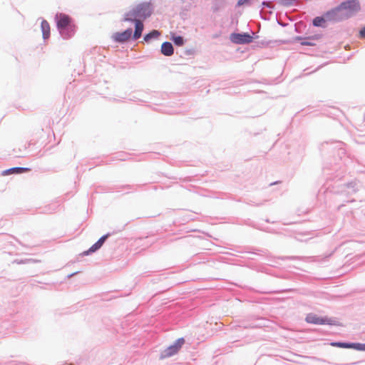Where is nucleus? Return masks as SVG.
Returning a JSON list of instances; mask_svg holds the SVG:
<instances>
[{
  "label": "nucleus",
  "instance_id": "nucleus-2",
  "mask_svg": "<svg viewBox=\"0 0 365 365\" xmlns=\"http://www.w3.org/2000/svg\"><path fill=\"white\" fill-rule=\"evenodd\" d=\"M56 20L57 27L64 38H69L74 34L76 26L72 24L69 16L62 13L57 14Z\"/></svg>",
  "mask_w": 365,
  "mask_h": 365
},
{
  "label": "nucleus",
  "instance_id": "nucleus-24",
  "mask_svg": "<svg viewBox=\"0 0 365 365\" xmlns=\"http://www.w3.org/2000/svg\"><path fill=\"white\" fill-rule=\"evenodd\" d=\"M302 38L299 36H297L295 38V40H297V41H301Z\"/></svg>",
  "mask_w": 365,
  "mask_h": 365
},
{
  "label": "nucleus",
  "instance_id": "nucleus-6",
  "mask_svg": "<svg viewBox=\"0 0 365 365\" xmlns=\"http://www.w3.org/2000/svg\"><path fill=\"white\" fill-rule=\"evenodd\" d=\"M230 40L237 44L249 43L252 41V36L248 34H235L230 35Z\"/></svg>",
  "mask_w": 365,
  "mask_h": 365
},
{
  "label": "nucleus",
  "instance_id": "nucleus-9",
  "mask_svg": "<svg viewBox=\"0 0 365 365\" xmlns=\"http://www.w3.org/2000/svg\"><path fill=\"white\" fill-rule=\"evenodd\" d=\"M161 52L166 56H170L174 53L173 46L170 42H164L161 46Z\"/></svg>",
  "mask_w": 365,
  "mask_h": 365
},
{
  "label": "nucleus",
  "instance_id": "nucleus-14",
  "mask_svg": "<svg viewBox=\"0 0 365 365\" xmlns=\"http://www.w3.org/2000/svg\"><path fill=\"white\" fill-rule=\"evenodd\" d=\"M326 19L321 16H317L313 20V24L315 26H324Z\"/></svg>",
  "mask_w": 365,
  "mask_h": 365
},
{
  "label": "nucleus",
  "instance_id": "nucleus-5",
  "mask_svg": "<svg viewBox=\"0 0 365 365\" xmlns=\"http://www.w3.org/2000/svg\"><path fill=\"white\" fill-rule=\"evenodd\" d=\"M184 344L185 339L183 338L178 339L174 344L170 345L163 351L161 358H168L176 354Z\"/></svg>",
  "mask_w": 365,
  "mask_h": 365
},
{
  "label": "nucleus",
  "instance_id": "nucleus-10",
  "mask_svg": "<svg viewBox=\"0 0 365 365\" xmlns=\"http://www.w3.org/2000/svg\"><path fill=\"white\" fill-rule=\"evenodd\" d=\"M135 23V29L133 34V38L138 39L141 36L143 30V24L140 21V20H133Z\"/></svg>",
  "mask_w": 365,
  "mask_h": 365
},
{
  "label": "nucleus",
  "instance_id": "nucleus-12",
  "mask_svg": "<svg viewBox=\"0 0 365 365\" xmlns=\"http://www.w3.org/2000/svg\"><path fill=\"white\" fill-rule=\"evenodd\" d=\"M331 346H336L340 348H353L356 347L355 344H347V343H342V342H331Z\"/></svg>",
  "mask_w": 365,
  "mask_h": 365
},
{
  "label": "nucleus",
  "instance_id": "nucleus-16",
  "mask_svg": "<svg viewBox=\"0 0 365 365\" xmlns=\"http://www.w3.org/2000/svg\"><path fill=\"white\" fill-rule=\"evenodd\" d=\"M108 235H103L96 242L97 244L101 247V246L103 245L105 240L107 239Z\"/></svg>",
  "mask_w": 365,
  "mask_h": 365
},
{
  "label": "nucleus",
  "instance_id": "nucleus-21",
  "mask_svg": "<svg viewBox=\"0 0 365 365\" xmlns=\"http://www.w3.org/2000/svg\"><path fill=\"white\" fill-rule=\"evenodd\" d=\"M249 0H239L237 1V5L238 6H242L243 4H245V3L248 2Z\"/></svg>",
  "mask_w": 365,
  "mask_h": 365
},
{
  "label": "nucleus",
  "instance_id": "nucleus-20",
  "mask_svg": "<svg viewBox=\"0 0 365 365\" xmlns=\"http://www.w3.org/2000/svg\"><path fill=\"white\" fill-rule=\"evenodd\" d=\"M300 43L302 46H314V43H313L312 42L309 41H302Z\"/></svg>",
  "mask_w": 365,
  "mask_h": 365
},
{
  "label": "nucleus",
  "instance_id": "nucleus-7",
  "mask_svg": "<svg viewBox=\"0 0 365 365\" xmlns=\"http://www.w3.org/2000/svg\"><path fill=\"white\" fill-rule=\"evenodd\" d=\"M132 34V29H128L127 30L123 32L115 33L113 36L115 41L118 42H124L128 40Z\"/></svg>",
  "mask_w": 365,
  "mask_h": 365
},
{
  "label": "nucleus",
  "instance_id": "nucleus-1",
  "mask_svg": "<svg viewBox=\"0 0 365 365\" xmlns=\"http://www.w3.org/2000/svg\"><path fill=\"white\" fill-rule=\"evenodd\" d=\"M360 10V4L357 0H348L342 2L338 7L328 11L325 17L329 21H341L349 18Z\"/></svg>",
  "mask_w": 365,
  "mask_h": 365
},
{
  "label": "nucleus",
  "instance_id": "nucleus-19",
  "mask_svg": "<svg viewBox=\"0 0 365 365\" xmlns=\"http://www.w3.org/2000/svg\"><path fill=\"white\" fill-rule=\"evenodd\" d=\"M295 1L296 0H279L280 3L285 6L290 5Z\"/></svg>",
  "mask_w": 365,
  "mask_h": 365
},
{
  "label": "nucleus",
  "instance_id": "nucleus-3",
  "mask_svg": "<svg viewBox=\"0 0 365 365\" xmlns=\"http://www.w3.org/2000/svg\"><path fill=\"white\" fill-rule=\"evenodd\" d=\"M150 5L148 4H141L126 14L125 21L145 19L150 16Z\"/></svg>",
  "mask_w": 365,
  "mask_h": 365
},
{
  "label": "nucleus",
  "instance_id": "nucleus-11",
  "mask_svg": "<svg viewBox=\"0 0 365 365\" xmlns=\"http://www.w3.org/2000/svg\"><path fill=\"white\" fill-rule=\"evenodd\" d=\"M41 27L43 34V38L44 39L48 38L50 36V25L48 23V21L46 20H43L41 21Z\"/></svg>",
  "mask_w": 365,
  "mask_h": 365
},
{
  "label": "nucleus",
  "instance_id": "nucleus-18",
  "mask_svg": "<svg viewBox=\"0 0 365 365\" xmlns=\"http://www.w3.org/2000/svg\"><path fill=\"white\" fill-rule=\"evenodd\" d=\"M100 247V246L97 244V242H96L93 245H92L91 247V248L89 249V250L87 252H96V250H98Z\"/></svg>",
  "mask_w": 365,
  "mask_h": 365
},
{
  "label": "nucleus",
  "instance_id": "nucleus-15",
  "mask_svg": "<svg viewBox=\"0 0 365 365\" xmlns=\"http://www.w3.org/2000/svg\"><path fill=\"white\" fill-rule=\"evenodd\" d=\"M172 40L174 42V43L178 46H181L184 44V39L182 36H173L172 38Z\"/></svg>",
  "mask_w": 365,
  "mask_h": 365
},
{
  "label": "nucleus",
  "instance_id": "nucleus-4",
  "mask_svg": "<svg viewBox=\"0 0 365 365\" xmlns=\"http://www.w3.org/2000/svg\"><path fill=\"white\" fill-rule=\"evenodd\" d=\"M305 321L309 324L319 325H337V323L335 320L328 317H322L314 313L308 314L305 318Z\"/></svg>",
  "mask_w": 365,
  "mask_h": 365
},
{
  "label": "nucleus",
  "instance_id": "nucleus-17",
  "mask_svg": "<svg viewBox=\"0 0 365 365\" xmlns=\"http://www.w3.org/2000/svg\"><path fill=\"white\" fill-rule=\"evenodd\" d=\"M108 235H103L96 242L97 244L101 247V246L103 245L105 240L107 239Z\"/></svg>",
  "mask_w": 365,
  "mask_h": 365
},
{
  "label": "nucleus",
  "instance_id": "nucleus-8",
  "mask_svg": "<svg viewBox=\"0 0 365 365\" xmlns=\"http://www.w3.org/2000/svg\"><path fill=\"white\" fill-rule=\"evenodd\" d=\"M31 168H12L2 172L3 175H9L11 174H21L23 173L29 172Z\"/></svg>",
  "mask_w": 365,
  "mask_h": 365
},
{
  "label": "nucleus",
  "instance_id": "nucleus-23",
  "mask_svg": "<svg viewBox=\"0 0 365 365\" xmlns=\"http://www.w3.org/2000/svg\"><path fill=\"white\" fill-rule=\"evenodd\" d=\"M263 5L264 6H270V2H263Z\"/></svg>",
  "mask_w": 365,
  "mask_h": 365
},
{
  "label": "nucleus",
  "instance_id": "nucleus-22",
  "mask_svg": "<svg viewBox=\"0 0 365 365\" xmlns=\"http://www.w3.org/2000/svg\"><path fill=\"white\" fill-rule=\"evenodd\" d=\"M359 35L361 37H365V27L360 31Z\"/></svg>",
  "mask_w": 365,
  "mask_h": 365
},
{
  "label": "nucleus",
  "instance_id": "nucleus-13",
  "mask_svg": "<svg viewBox=\"0 0 365 365\" xmlns=\"http://www.w3.org/2000/svg\"><path fill=\"white\" fill-rule=\"evenodd\" d=\"M159 36H160V32L157 30H153L144 36V40L145 41H148L149 40H150L153 38H158Z\"/></svg>",
  "mask_w": 365,
  "mask_h": 365
}]
</instances>
